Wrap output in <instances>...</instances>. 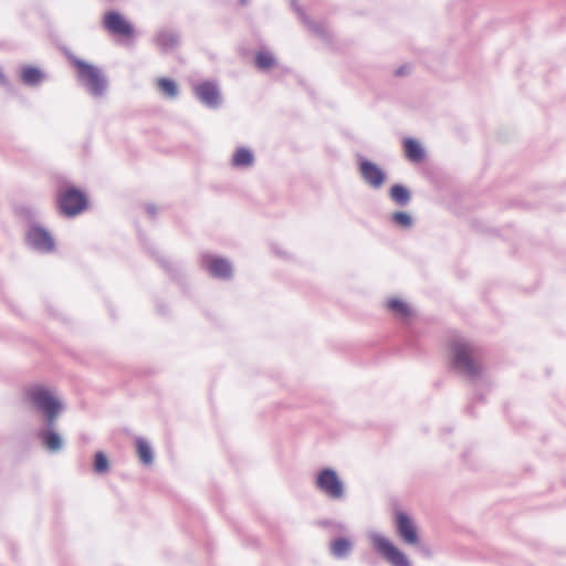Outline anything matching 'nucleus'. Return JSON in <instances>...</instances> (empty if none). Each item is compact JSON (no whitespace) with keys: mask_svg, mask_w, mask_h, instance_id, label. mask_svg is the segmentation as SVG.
Returning <instances> with one entry per match:
<instances>
[{"mask_svg":"<svg viewBox=\"0 0 566 566\" xmlns=\"http://www.w3.org/2000/svg\"><path fill=\"white\" fill-rule=\"evenodd\" d=\"M396 531L401 539L408 545H417L419 535L410 516L405 512H397L395 515Z\"/></svg>","mask_w":566,"mask_h":566,"instance_id":"nucleus-11","label":"nucleus"},{"mask_svg":"<svg viewBox=\"0 0 566 566\" xmlns=\"http://www.w3.org/2000/svg\"><path fill=\"white\" fill-rule=\"evenodd\" d=\"M146 211L150 217H155L157 213V207L155 205L149 203L146 206Z\"/></svg>","mask_w":566,"mask_h":566,"instance_id":"nucleus-27","label":"nucleus"},{"mask_svg":"<svg viewBox=\"0 0 566 566\" xmlns=\"http://www.w3.org/2000/svg\"><path fill=\"white\" fill-rule=\"evenodd\" d=\"M21 81L28 86H38L44 78L45 74L35 66H23L20 73Z\"/></svg>","mask_w":566,"mask_h":566,"instance_id":"nucleus-17","label":"nucleus"},{"mask_svg":"<svg viewBox=\"0 0 566 566\" xmlns=\"http://www.w3.org/2000/svg\"><path fill=\"white\" fill-rule=\"evenodd\" d=\"M450 352L451 367L457 374L471 382H476L482 378V354L475 344L455 336L450 340Z\"/></svg>","mask_w":566,"mask_h":566,"instance_id":"nucleus-1","label":"nucleus"},{"mask_svg":"<svg viewBox=\"0 0 566 566\" xmlns=\"http://www.w3.org/2000/svg\"><path fill=\"white\" fill-rule=\"evenodd\" d=\"M359 174L364 182L374 189L381 188L386 180L385 171L368 159L359 160Z\"/></svg>","mask_w":566,"mask_h":566,"instance_id":"nucleus-10","label":"nucleus"},{"mask_svg":"<svg viewBox=\"0 0 566 566\" xmlns=\"http://www.w3.org/2000/svg\"><path fill=\"white\" fill-rule=\"evenodd\" d=\"M158 90L165 95L167 98L174 99L179 94L178 85L174 80L160 77L157 80Z\"/></svg>","mask_w":566,"mask_h":566,"instance_id":"nucleus-22","label":"nucleus"},{"mask_svg":"<svg viewBox=\"0 0 566 566\" xmlns=\"http://www.w3.org/2000/svg\"><path fill=\"white\" fill-rule=\"evenodd\" d=\"M274 63H275V60L270 52L259 51L255 55V65L260 70H268L272 65H274Z\"/></svg>","mask_w":566,"mask_h":566,"instance_id":"nucleus-25","label":"nucleus"},{"mask_svg":"<svg viewBox=\"0 0 566 566\" xmlns=\"http://www.w3.org/2000/svg\"><path fill=\"white\" fill-rule=\"evenodd\" d=\"M57 203L63 214L73 217L81 213L86 208L87 199L81 190L69 187L59 192Z\"/></svg>","mask_w":566,"mask_h":566,"instance_id":"nucleus-6","label":"nucleus"},{"mask_svg":"<svg viewBox=\"0 0 566 566\" xmlns=\"http://www.w3.org/2000/svg\"><path fill=\"white\" fill-rule=\"evenodd\" d=\"M0 83L1 84H6L7 83V78L6 76L3 75V73L0 71Z\"/></svg>","mask_w":566,"mask_h":566,"instance_id":"nucleus-29","label":"nucleus"},{"mask_svg":"<svg viewBox=\"0 0 566 566\" xmlns=\"http://www.w3.org/2000/svg\"><path fill=\"white\" fill-rule=\"evenodd\" d=\"M108 467L109 464L106 455L102 451L96 452L94 457V471L98 474L105 473L108 470Z\"/></svg>","mask_w":566,"mask_h":566,"instance_id":"nucleus-26","label":"nucleus"},{"mask_svg":"<svg viewBox=\"0 0 566 566\" xmlns=\"http://www.w3.org/2000/svg\"><path fill=\"white\" fill-rule=\"evenodd\" d=\"M388 310L397 317L405 319L411 316V308L398 298H391L387 303Z\"/></svg>","mask_w":566,"mask_h":566,"instance_id":"nucleus-23","label":"nucleus"},{"mask_svg":"<svg viewBox=\"0 0 566 566\" xmlns=\"http://www.w3.org/2000/svg\"><path fill=\"white\" fill-rule=\"evenodd\" d=\"M368 538L374 549L379 553L390 566H412L406 554L381 534L370 532Z\"/></svg>","mask_w":566,"mask_h":566,"instance_id":"nucleus-4","label":"nucleus"},{"mask_svg":"<svg viewBox=\"0 0 566 566\" xmlns=\"http://www.w3.org/2000/svg\"><path fill=\"white\" fill-rule=\"evenodd\" d=\"M403 74H406V67L405 66H401V67L396 70V75L400 76V75H403Z\"/></svg>","mask_w":566,"mask_h":566,"instance_id":"nucleus-28","label":"nucleus"},{"mask_svg":"<svg viewBox=\"0 0 566 566\" xmlns=\"http://www.w3.org/2000/svg\"><path fill=\"white\" fill-rule=\"evenodd\" d=\"M315 488L334 501L343 500L345 496L344 482L340 480L337 472L331 468H324L318 471L315 479Z\"/></svg>","mask_w":566,"mask_h":566,"instance_id":"nucleus-5","label":"nucleus"},{"mask_svg":"<svg viewBox=\"0 0 566 566\" xmlns=\"http://www.w3.org/2000/svg\"><path fill=\"white\" fill-rule=\"evenodd\" d=\"M136 449L139 460L149 465L154 462V453L149 443L142 437L136 439Z\"/></svg>","mask_w":566,"mask_h":566,"instance_id":"nucleus-21","label":"nucleus"},{"mask_svg":"<svg viewBox=\"0 0 566 566\" xmlns=\"http://www.w3.org/2000/svg\"><path fill=\"white\" fill-rule=\"evenodd\" d=\"M293 7L295 8V11L297 12L300 19L302 22L315 34L317 35L322 41L329 42L331 39V32L328 30V27L321 21H312L306 18L304 12L293 2Z\"/></svg>","mask_w":566,"mask_h":566,"instance_id":"nucleus-14","label":"nucleus"},{"mask_svg":"<svg viewBox=\"0 0 566 566\" xmlns=\"http://www.w3.org/2000/svg\"><path fill=\"white\" fill-rule=\"evenodd\" d=\"M202 266L209 272V274L217 279H230L232 275V265L227 259L203 255Z\"/></svg>","mask_w":566,"mask_h":566,"instance_id":"nucleus-13","label":"nucleus"},{"mask_svg":"<svg viewBox=\"0 0 566 566\" xmlns=\"http://www.w3.org/2000/svg\"><path fill=\"white\" fill-rule=\"evenodd\" d=\"M405 155L411 163H420L424 159L426 153L420 143L413 138L403 140Z\"/></svg>","mask_w":566,"mask_h":566,"instance_id":"nucleus-16","label":"nucleus"},{"mask_svg":"<svg viewBox=\"0 0 566 566\" xmlns=\"http://www.w3.org/2000/svg\"><path fill=\"white\" fill-rule=\"evenodd\" d=\"M154 41L160 50L171 51L179 44V34L174 30L163 29L156 33Z\"/></svg>","mask_w":566,"mask_h":566,"instance_id":"nucleus-15","label":"nucleus"},{"mask_svg":"<svg viewBox=\"0 0 566 566\" xmlns=\"http://www.w3.org/2000/svg\"><path fill=\"white\" fill-rule=\"evenodd\" d=\"M241 2H242V3H245V2H247V0H241Z\"/></svg>","mask_w":566,"mask_h":566,"instance_id":"nucleus-31","label":"nucleus"},{"mask_svg":"<svg viewBox=\"0 0 566 566\" xmlns=\"http://www.w3.org/2000/svg\"><path fill=\"white\" fill-rule=\"evenodd\" d=\"M57 421L52 423L42 422V426L36 430L35 436L41 446L50 453H57L64 447V441L56 429Z\"/></svg>","mask_w":566,"mask_h":566,"instance_id":"nucleus-7","label":"nucleus"},{"mask_svg":"<svg viewBox=\"0 0 566 566\" xmlns=\"http://www.w3.org/2000/svg\"><path fill=\"white\" fill-rule=\"evenodd\" d=\"M196 97L209 108H218L221 103V93L217 83L205 81L193 86Z\"/></svg>","mask_w":566,"mask_h":566,"instance_id":"nucleus-9","label":"nucleus"},{"mask_svg":"<svg viewBox=\"0 0 566 566\" xmlns=\"http://www.w3.org/2000/svg\"><path fill=\"white\" fill-rule=\"evenodd\" d=\"M329 547L331 553L335 558H345L350 554L353 544L345 537H338L331 543Z\"/></svg>","mask_w":566,"mask_h":566,"instance_id":"nucleus-20","label":"nucleus"},{"mask_svg":"<svg viewBox=\"0 0 566 566\" xmlns=\"http://www.w3.org/2000/svg\"><path fill=\"white\" fill-rule=\"evenodd\" d=\"M336 525H337V528H338L339 531H346V526H345V524H343V523H337Z\"/></svg>","mask_w":566,"mask_h":566,"instance_id":"nucleus-30","label":"nucleus"},{"mask_svg":"<svg viewBox=\"0 0 566 566\" xmlns=\"http://www.w3.org/2000/svg\"><path fill=\"white\" fill-rule=\"evenodd\" d=\"M24 397L32 411L42 417V422L57 421L64 407L63 403L43 385H31Z\"/></svg>","mask_w":566,"mask_h":566,"instance_id":"nucleus-2","label":"nucleus"},{"mask_svg":"<svg viewBox=\"0 0 566 566\" xmlns=\"http://www.w3.org/2000/svg\"><path fill=\"white\" fill-rule=\"evenodd\" d=\"M389 197L399 207H406L411 201L409 189L400 184H395L390 187Z\"/></svg>","mask_w":566,"mask_h":566,"instance_id":"nucleus-18","label":"nucleus"},{"mask_svg":"<svg viewBox=\"0 0 566 566\" xmlns=\"http://www.w3.org/2000/svg\"><path fill=\"white\" fill-rule=\"evenodd\" d=\"M390 221L400 229H410L413 226L412 217L406 211H395L390 216Z\"/></svg>","mask_w":566,"mask_h":566,"instance_id":"nucleus-24","label":"nucleus"},{"mask_svg":"<svg viewBox=\"0 0 566 566\" xmlns=\"http://www.w3.org/2000/svg\"><path fill=\"white\" fill-rule=\"evenodd\" d=\"M254 163L253 153L245 147L238 148L231 159V165L235 168L251 167Z\"/></svg>","mask_w":566,"mask_h":566,"instance_id":"nucleus-19","label":"nucleus"},{"mask_svg":"<svg viewBox=\"0 0 566 566\" xmlns=\"http://www.w3.org/2000/svg\"><path fill=\"white\" fill-rule=\"evenodd\" d=\"M27 243L34 250L49 253L54 250V240L50 232L42 227L31 226L25 234Z\"/></svg>","mask_w":566,"mask_h":566,"instance_id":"nucleus-8","label":"nucleus"},{"mask_svg":"<svg viewBox=\"0 0 566 566\" xmlns=\"http://www.w3.org/2000/svg\"><path fill=\"white\" fill-rule=\"evenodd\" d=\"M103 24L108 32L116 35L129 38L134 33L132 24L116 11L105 13Z\"/></svg>","mask_w":566,"mask_h":566,"instance_id":"nucleus-12","label":"nucleus"},{"mask_svg":"<svg viewBox=\"0 0 566 566\" xmlns=\"http://www.w3.org/2000/svg\"><path fill=\"white\" fill-rule=\"evenodd\" d=\"M70 60L76 67L78 82L86 91L96 98L104 96L108 87V81L102 70L76 56H71Z\"/></svg>","mask_w":566,"mask_h":566,"instance_id":"nucleus-3","label":"nucleus"}]
</instances>
